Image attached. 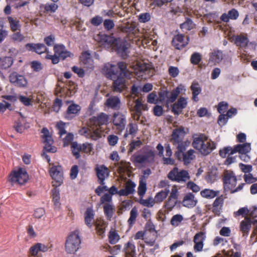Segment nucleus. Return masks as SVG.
Instances as JSON below:
<instances>
[{"mask_svg": "<svg viewBox=\"0 0 257 257\" xmlns=\"http://www.w3.org/2000/svg\"><path fill=\"white\" fill-rule=\"evenodd\" d=\"M108 120V115L101 113L97 116L90 118L87 126L80 129L79 133L87 139L97 140L101 137V126L106 124Z\"/></svg>", "mask_w": 257, "mask_h": 257, "instance_id": "obj_1", "label": "nucleus"}, {"mask_svg": "<svg viewBox=\"0 0 257 257\" xmlns=\"http://www.w3.org/2000/svg\"><path fill=\"white\" fill-rule=\"evenodd\" d=\"M96 40L107 48L115 50L123 57L127 56V50L128 45L126 42L120 39H115L112 36L105 34H98L95 38Z\"/></svg>", "mask_w": 257, "mask_h": 257, "instance_id": "obj_2", "label": "nucleus"}, {"mask_svg": "<svg viewBox=\"0 0 257 257\" xmlns=\"http://www.w3.org/2000/svg\"><path fill=\"white\" fill-rule=\"evenodd\" d=\"M193 138V147L202 155H207L215 148V143L204 134L195 135Z\"/></svg>", "mask_w": 257, "mask_h": 257, "instance_id": "obj_3", "label": "nucleus"}, {"mask_svg": "<svg viewBox=\"0 0 257 257\" xmlns=\"http://www.w3.org/2000/svg\"><path fill=\"white\" fill-rule=\"evenodd\" d=\"M81 239L79 232L76 230L71 232L68 235L65 242V250L68 253H74L79 248Z\"/></svg>", "mask_w": 257, "mask_h": 257, "instance_id": "obj_4", "label": "nucleus"}, {"mask_svg": "<svg viewBox=\"0 0 257 257\" xmlns=\"http://www.w3.org/2000/svg\"><path fill=\"white\" fill-rule=\"evenodd\" d=\"M29 179V177L26 169L19 168L14 170L11 173L8 180L12 184L17 183L23 185L27 182Z\"/></svg>", "mask_w": 257, "mask_h": 257, "instance_id": "obj_5", "label": "nucleus"}, {"mask_svg": "<svg viewBox=\"0 0 257 257\" xmlns=\"http://www.w3.org/2000/svg\"><path fill=\"white\" fill-rule=\"evenodd\" d=\"M168 178L173 181L181 183L189 180L190 176L186 170H179L177 167H175L168 173Z\"/></svg>", "mask_w": 257, "mask_h": 257, "instance_id": "obj_6", "label": "nucleus"}, {"mask_svg": "<svg viewBox=\"0 0 257 257\" xmlns=\"http://www.w3.org/2000/svg\"><path fill=\"white\" fill-rule=\"evenodd\" d=\"M128 105L130 110L133 112L132 116L134 119L139 120L142 115V110H147L148 108L147 104L143 103L140 99L135 100V105L132 108V104L131 102H128Z\"/></svg>", "mask_w": 257, "mask_h": 257, "instance_id": "obj_7", "label": "nucleus"}, {"mask_svg": "<svg viewBox=\"0 0 257 257\" xmlns=\"http://www.w3.org/2000/svg\"><path fill=\"white\" fill-rule=\"evenodd\" d=\"M252 224L254 227V229L252 232L253 236H256V239L257 240V220H254L252 221L250 219L247 217L240 222V230L243 233V236L247 235Z\"/></svg>", "mask_w": 257, "mask_h": 257, "instance_id": "obj_8", "label": "nucleus"}, {"mask_svg": "<svg viewBox=\"0 0 257 257\" xmlns=\"http://www.w3.org/2000/svg\"><path fill=\"white\" fill-rule=\"evenodd\" d=\"M157 149L159 152L158 155L162 157L163 163L165 165H172L175 164L174 159H172L171 157L172 155V151L171 149V147L169 145H167L165 147V151H166V156L164 157V147L161 144H159L157 146Z\"/></svg>", "mask_w": 257, "mask_h": 257, "instance_id": "obj_9", "label": "nucleus"}, {"mask_svg": "<svg viewBox=\"0 0 257 257\" xmlns=\"http://www.w3.org/2000/svg\"><path fill=\"white\" fill-rule=\"evenodd\" d=\"M50 174L53 180V185L60 186L63 182V173L60 166H54L50 170Z\"/></svg>", "mask_w": 257, "mask_h": 257, "instance_id": "obj_10", "label": "nucleus"}, {"mask_svg": "<svg viewBox=\"0 0 257 257\" xmlns=\"http://www.w3.org/2000/svg\"><path fill=\"white\" fill-rule=\"evenodd\" d=\"M132 68L136 75L141 79H146L147 77L145 75L149 74L151 70L149 64L142 62H136L132 66Z\"/></svg>", "mask_w": 257, "mask_h": 257, "instance_id": "obj_11", "label": "nucleus"}, {"mask_svg": "<svg viewBox=\"0 0 257 257\" xmlns=\"http://www.w3.org/2000/svg\"><path fill=\"white\" fill-rule=\"evenodd\" d=\"M236 178L233 172L225 171L224 173L223 182L226 190H232L236 184Z\"/></svg>", "mask_w": 257, "mask_h": 257, "instance_id": "obj_12", "label": "nucleus"}, {"mask_svg": "<svg viewBox=\"0 0 257 257\" xmlns=\"http://www.w3.org/2000/svg\"><path fill=\"white\" fill-rule=\"evenodd\" d=\"M113 124L116 129L121 132L124 130L126 125V116L125 114L117 112L115 113L113 116Z\"/></svg>", "mask_w": 257, "mask_h": 257, "instance_id": "obj_13", "label": "nucleus"}, {"mask_svg": "<svg viewBox=\"0 0 257 257\" xmlns=\"http://www.w3.org/2000/svg\"><path fill=\"white\" fill-rule=\"evenodd\" d=\"M9 80L11 83L20 87H26L28 84V81L25 77L15 72L10 74Z\"/></svg>", "mask_w": 257, "mask_h": 257, "instance_id": "obj_14", "label": "nucleus"}, {"mask_svg": "<svg viewBox=\"0 0 257 257\" xmlns=\"http://www.w3.org/2000/svg\"><path fill=\"white\" fill-rule=\"evenodd\" d=\"M188 98L180 97L178 100L172 106V111L174 114L178 115L182 112L183 109L186 107L188 103Z\"/></svg>", "mask_w": 257, "mask_h": 257, "instance_id": "obj_15", "label": "nucleus"}, {"mask_svg": "<svg viewBox=\"0 0 257 257\" xmlns=\"http://www.w3.org/2000/svg\"><path fill=\"white\" fill-rule=\"evenodd\" d=\"M95 171L99 183L101 185H104V180L108 177L109 175L108 168L104 165L97 166Z\"/></svg>", "mask_w": 257, "mask_h": 257, "instance_id": "obj_16", "label": "nucleus"}, {"mask_svg": "<svg viewBox=\"0 0 257 257\" xmlns=\"http://www.w3.org/2000/svg\"><path fill=\"white\" fill-rule=\"evenodd\" d=\"M187 132L183 126H180L174 129L172 134L171 141L173 144L179 143L182 141Z\"/></svg>", "mask_w": 257, "mask_h": 257, "instance_id": "obj_17", "label": "nucleus"}, {"mask_svg": "<svg viewBox=\"0 0 257 257\" xmlns=\"http://www.w3.org/2000/svg\"><path fill=\"white\" fill-rule=\"evenodd\" d=\"M186 89L185 87L182 85H180L171 92H168L166 104L168 105L169 103L174 102L180 93L183 91L184 93Z\"/></svg>", "mask_w": 257, "mask_h": 257, "instance_id": "obj_18", "label": "nucleus"}, {"mask_svg": "<svg viewBox=\"0 0 257 257\" xmlns=\"http://www.w3.org/2000/svg\"><path fill=\"white\" fill-rule=\"evenodd\" d=\"M122 250L125 257H136V246L132 239L124 244Z\"/></svg>", "mask_w": 257, "mask_h": 257, "instance_id": "obj_19", "label": "nucleus"}, {"mask_svg": "<svg viewBox=\"0 0 257 257\" xmlns=\"http://www.w3.org/2000/svg\"><path fill=\"white\" fill-rule=\"evenodd\" d=\"M197 203V200L195 197L194 195L191 193L186 194L182 200L183 206L188 208L195 207Z\"/></svg>", "mask_w": 257, "mask_h": 257, "instance_id": "obj_20", "label": "nucleus"}, {"mask_svg": "<svg viewBox=\"0 0 257 257\" xmlns=\"http://www.w3.org/2000/svg\"><path fill=\"white\" fill-rule=\"evenodd\" d=\"M188 38L185 40L183 35L178 34L173 38L172 44L176 49L180 50L185 47L188 44Z\"/></svg>", "mask_w": 257, "mask_h": 257, "instance_id": "obj_21", "label": "nucleus"}, {"mask_svg": "<svg viewBox=\"0 0 257 257\" xmlns=\"http://www.w3.org/2000/svg\"><path fill=\"white\" fill-rule=\"evenodd\" d=\"M190 143L189 141L185 140L184 141H181L178 143L173 144L176 146L177 149V151L175 152V155L179 160H181L182 159L181 154L184 153V151L190 146Z\"/></svg>", "mask_w": 257, "mask_h": 257, "instance_id": "obj_22", "label": "nucleus"}, {"mask_svg": "<svg viewBox=\"0 0 257 257\" xmlns=\"http://www.w3.org/2000/svg\"><path fill=\"white\" fill-rule=\"evenodd\" d=\"M105 104L108 108L117 110L120 107L121 101L118 96H111L107 99Z\"/></svg>", "mask_w": 257, "mask_h": 257, "instance_id": "obj_23", "label": "nucleus"}, {"mask_svg": "<svg viewBox=\"0 0 257 257\" xmlns=\"http://www.w3.org/2000/svg\"><path fill=\"white\" fill-rule=\"evenodd\" d=\"M136 186V184L132 181H127L125 184L124 188L119 190V195L127 196L133 194L135 191Z\"/></svg>", "mask_w": 257, "mask_h": 257, "instance_id": "obj_24", "label": "nucleus"}, {"mask_svg": "<svg viewBox=\"0 0 257 257\" xmlns=\"http://www.w3.org/2000/svg\"><path fill=\"white\" fill-rule=\"evenodd\" d=\"M251 150L250 144L245 143L235 146L231 151V154L238 152L240 154H247Z\"/></svg>", "mask_w": 257, "mask_h": 257, "instance_id": "obj_25", "label": "nucleus"}, {"mask_svg": "<svg viewBox=\"0 0 257 257\" xmlns=\"http://www.w3.org/2000/svg\"><path fill=\"white\" fill-rule=\"evenodd\" d=\"M126 88V83L123 77L119 76L113 82V89L116 92H121Z\"/></svg>", "mask_w": 257, "mask_h": 257, "instance_id": "obj_26", "label": "nucleus"}, {"mask_svg": "<svg viewBox=\"0 0 257 257\" xmlns=\"http://www.w3.org/2000/svg\"><path fill=\"white\" fill-rule=\"evenodd\" d=\"M26 47L27 49L34 50L38 54L47 52V49L43 44H28Z\"/></svg>", "mask_w": 257, "mask_h": 257, "instance_id": "obj_27", "label": "nucleus"}, {"mask_svg": "<svg viewBox=\"0 0 257 257\" xmlns=\"http://www.w3.org/2000/svg\"><path fill=\"white\" fill-rule=\"evenodd\" d=\"M8 21L12 31L16 32L17 31H20L21 25L19 20L12 17H8Z\"/></svg>", "mask_w": 257, "mask_h": 257, "instance_id": "obj_28", "label": "nucleus"}, {"mask_svg": "<svg viewBox=\"0 0 257 257\" xmlns=\"http://www.w3.org/2000/svg\"><path fill=\"white\" fill-rule=\"evenodd\" d=\"M95 225L97 234L103 237L104 236L105 228L107 226L106 222L103 220H97L96 221Z\"/></svg>", "mask_w": 257, "mask_h": 257, "instance_id": "obj_29", "label": "nucleus"}, {"mask_svg": "<svg viewBox=\"0 0 257 257\" xmlns=\"http://www.w3.org/2000/svg\"><path fill=\"white\" fill-rule=\"evenodd\" d=\"M182 161L184 164L188 165L195 158V151L192 149L184 152L182 154Z\"/></svg>", "mask_w": 257, "mask_h": 257, "instance_id": "obj_30", "label": "nucleus"}, {"mask_svg": "<svg viewBox=\"0 0 257 257\" xmlns=\"http://www.w3.org/2000/svg\"><path fill=\"white\" fill-rule=\"evenodd\" d=\"M191 89L193 94V99L197 101L198 100V95L201 93L202 89L198 83L194 81L191 86Z\"/></svg>", "mask_w": 257, "mask_h": 257, "instance_id": "obj_31", "label": "nucleus"}, {"mask_svg": "<svg viewBox=\"0 0 257 257\" xmlns=\"http://www.w3.org/2000/svg\"><path fill=\"white\" fill-rule=\"evenodd\" d=\"M223 59V54L220 51H214L210 55L209 61L214 64L220 63Z\"/></svg>", "mask_w": 257, "mask_h": 257, "instance_id": "obj_32", "label": "nucleus"}, {"mask_svg": "<svg viewBox=\"0 0 257 257\" xmlns=\"http://www.w3.org/2000/svg\"><path fill=\"white\" fill-rule=\"evenodd\" d=\"M138 131V125L136 123L130 122L126 128L125 133L124 135V138H127L128 135L135 136Z\"/></svg>", "mask_w": 257, "mask_h": 257, "instance_id": "obj_33", "label": "nucleus"}, {"mask_svg": "<svg viewBox=\"0 0 257 257\" xmlns=\"http://www.w3.org/2000/svg\"><path fill=\"white\" fill-rule=\"evenodd\" d=\"M109 242L111 244L116 243L120 239V236L117 231L114 229H111L108 232V235Z\"/></svg>", "mask_w": 257, "mask_h": 257, "instance_id": "obj_34", "label": "nucleus"}, {"mask_svg": "<svg viewBox=\"0 0 257 257\" xmlns=\"http://www.w3.org/2000/svg\"><path fill=\"white\" fill-rule=\"evenodd\" d=\"M248 39L246 36L243 35H240L237 36L235 39V44L240 47H246L248 43Z\"/></svg>", "mask_w": 257, "mask_h": 257, "instance_id": "obj_35", "label": "nucleus"}, {"mask_svg": "<svg viewBox=\"0 0 257 257\" xmlns=\"http://www.w3.org/2000/svg\"><path fill=\"white\" fill-rule=\"evenodd\" d=\"M169 192L170 189L166 188L165 190L157 193L154 197L156 203H160L162 202L167 197Z\"/></svg>", "mask_w": 257, "mask_h": 257, "instance_id": "obj_36", "label": "nucleus"}, {"mask_svg": "<svg viewBox=\"0 0 257 257\" xmlns=\"http://www.w3.org/2000/svg\"><path fill=\"white\" fill-rule=\"evenodd\" d=\"M120 70V75H123L127 79H131L132 73L127 69L126 64L123 62H120L117 64Z\"/></svg>", "mask_w": 257, "mask_h": 257, "instance_id": "obj_37", "label": "nucleus"}, {"mask_svg": "<svg viewBox=\"0 0 257 257\" xmlns=\"http://www.w3.org/2000/svg\"><path fill=\"white\" fill-rule=\"evenodd\" d=\"M144 40L146 41V43L149 44L151 42V45L156 46L157 41L156 40V35L153 33L146 32L143 35Z\"/></svg>", "mask_w": 257, "mask_h": 257, "instance_id": "obj_38", "label": "nucleus"}, {"mask_svg": "<svg viewBox=\"0 0 257 257\" xmlns=\"http://www.w3.org/2000/svg\"><path fill=\"white\" fill-rule=\"evenodd\" d=\"M94 214L92 209L88 208L85 213V222L86 224L91 227L93 223Z\"/></svg>", "mask_w": 257, "mask_h": 257, "instance_id": "obj_39", "label": "nucleus"}, {"mask_svg": "<svg viewBox=\"0 0 257 257\" xmlns=\"http://www.w3.org/2000/svg\"><path fill=\"white\" fill-rule=\"evenodd\" d=\"M81 61L87 67L90 68L93 65V61L90 57V55L87 52H83L80 57Z\"/></svg>", "mask_w": 257, "mask_h": 257, "instance_id": "obj_40", "label": "nucleus"}, {"mask_svg": "<svg viewBox=\"0 0 257 257\" xmlns=\"http://www.w3.org/2000/svg\"><path fill=\"white\" fill-rule=\"evenodd\" d=\"M223 203V200L222 197H218L216 198L213 204V212L216 214L220 213L222 205Z\"/></svg>", "mask_w": 257, "mask_h": 257, "instance_id": "obj_41", "label": "nucleus"}, {"mask_svg": "<svg viewBox=\"0 0 257 257\" xmlns=\"http://www.w3.org/2000/svg\"><path fill=\"white\" fill-rule=\"evenodd\" d=\"M219 193V192L218 191H214L209 189H205L202 190L200 192V194L201 196L204 198L211 199L217 196Z\"/></svg>", "mask_w": 257, "mask_h": 257, "instance_id": "obj_42", "label": "nucleus"}, {"mask_svg": "<svg viewBox=\"0 0 257 257\" xmlns=\"http://www.w3.org/2000/svg\"><path fill=\"white\" fill-rule=\"evenodd\" d=\"M104 212L108 219H110L113 214L114 205L113 203H105L103 205Z\"/></svg>", "mask_w": 257, "mask_h": 257, "instance_id": "obj_43", "label": "nucleus"}, {"mask_svg": "<svg viewBox=\"0 0 257 257\" xmlns=\"http://www.w3.org/2000/svg\"><path fill=\"white\" fill-rule=\"evenodd\" d=\"M81 110V107L80 105L72 103L70 104L67 109V117H69L68 115L70 114H73L76 115Z\"/></svg>", "mask_w": 257, "mask_h": 257, "instance_id": "obj_44", "label": "nucleus"}, {"mask_svg": "<svg viewBox=\"0 0 257 257\" xmlns=\"http://www.w3.org/2000/svg\"><path fill=\"white\" fill-rule=\"evenodd\" d=\"M71 150L73 155L78 159L80 157V152L82 151L81 145L76 142L71 143Z\"/></svg>", "mask_w": 257, "mask_h": 257, "instance_id": "obj_45", "label": "nucleus"}, {"mask_svg": "<svg viewBox=\"0 0 257 257\" xmlns=\"http://www.w3.org/2000/svg\"><path fill=\"white\" fill-rule=\"evenodd\" d=\"M52 196L53 197V200L54 203L55 205L59 207L60 203V192L58 189L57 188H54L52 190Z\"/></svg>", "mask_w": 257, "mask_h": 257, "instance_id": "obj_46", "label": "nucleus"}, {"mask_svg": "<svg viewBox=\"0 0 257 257\" xmlns=\"http://www.w3.org/2000/svg\"><path fill=\"white\" fill-rule=\"evenodd\" d=\"M139 202L140 204L143 206L148 207H153L156 203L155 199L152 197H149L146 199H144L143 198H141Z\"/></svg>", "mask_w": 257, "mask_h": 257, "instance_id": "obj_47", "label": "nucleus"}, {"mask_svg": "<svg viewBox=\"0 0 257 257\" xmlns=\"http://www.w3.org/2000/svg\"><path fill=\"white\" fill-rule=\"evenodd\" d=\"M184 219L183 216L181 214L174 215L171 220V224L173 226H178Z\"/></svg>", "mask_w": 257, "mask_h": 257, "instance_id": "obj_48", "label": "nucleus"}, {"mask_svg": "<svg viewBox=\"0 0 257 257\" xmlns=\"http://www.w3.org/2000/svg\"><path fill=\"white\" fill-rule=\"evenodd\" d=\"M43 134L42 138L44 140V142L53 143V140L48 130L45 127L43 128L42 130Z\"/></svg>", "mask_w": 257, "mask_h": 257, "instance_id": "obj_49", "label": "nucleus"}, {"mask_svg": "<svg viewBox=\"0 0 257 257\" xmlns=\"http://www.w3.org/2000/svg\"><path fill=\"white\" fill-rule=\"evenodd\" d=\"M194 27L195 24L191 20L189 19L180 25V28L183 30H190L193 29Z\"/></svg>", "mask_w": 257, "mask_h": 257, "instance_id": "obj_50", "label": "nucleus"}, {"mask_svg": "<svg viewBox=\"0 0 257 257\" xmlns=\"http://www.w3.org/2000/svg\"><path fill=\"white\" fill-rule=\"evenodd\" d=\"M1 63L2 68L7 69L12 65L13 61L12 57H6L1 60Z\"/></svg>", "mask_w": 257, "mask_h": 257, "instance_id": "obj_51", "label": "nucleus"}, {"mask_svg": "<svg viewBox=\"0 0 257 257\" xmlns=\"http://www.w3.org/2000/svg\"><path fill=\"white\" fill-rule=\"evenodd\" d=\"M136 29V26L134 24H130L127 23L125 26H122L121 31L126 33H134Z\"/></svg>", "mask_w": 257, "mask_h": 257, "instance_id": "obj_52", "label": "nucleus"}, {"mask_svg": "<svg viewBox=\"0 0 257 257\" xmlns=\"http://www.w3.org/2000/svg\"><path fill=\"white\" fill-rule=\"evenodd\" d=\"M138 216V210L136 208H133L130 212V217L128 220L130 224H133L136 221Z\"/></svg>", "mask_w": 257, "mask_h": 257, "instance_id": "obj_53", "label": "nucleus"}, {"mask_svg": "<svg viewBox=\"0 0 257 257\" xmlns=\"http://www.w3.org/2000/svg\"><path fill=\"white\" fill-rule=\"evenodd\" d=\"M147 190L146 183L141 181L138 187V194L141 198H143Z\"/></svg>", "mask_w": 257, "mask_h": 257, "instance_id": "obj_54", "label": "nucleus"}, {"mask_svg": "<svg viewBox=\"0 0 257 257\" xmlns=\"http://www.w3.org/2000/svg\"><path fill=\"white\" fill-rule=\"evenodd\" d=\"M205 237H206V236H205V232L200 231V232L197 233L195 235V236L194 237V239H193V241L203 243L205 239Z\"/></svg>", "mask_w": 257, "mask_h": 257, "instance_id": "obj_55", "label": "nucleus"}, {"mask_svg": "<svg viewBox=\"0 0 257 257\" xmlns=\"http://www.w3.org/2000/svg\"><path fill=\"white\" fill-rule=\"evenodd\" d=\"M178 196L179 191L178 186L177 185H173L172 187L170 195L169 198H170V199L177 200Z\"/></svg>", "mask_w": 257, "mask_h": 257, "instance_id": "obj_56", "label": "nucleus"}, {"mask_svg": "<svg viewBox=\"0 0 257 257\" xmlns=\"http://www.w3.org/2000/svg\"><path fill=\"white\" fill-rule=\"evenodd\" d=\"M20 114L22 116L21 119H19L16 123V124L15 125V128L18 133H22L25 130V127L22 124V121H24V118L22 115L21 113H20Z\"/></svg>", "mask_w": 257, "mask_h": 257, "instance_id": "obj_57", "label": "nucleus"}, {"mask_svg": "<svg viewBox=\"0 0 257 257\" xmlns=\"http://www.w3.org/2000/svg\"><path fill=\"white\" fill-rule=\"evenodd\" d=\"M239 167L242 172L246 174L250 173L252 170V167L250 165H245L242 163L239 164Z\"/></svg>", "mask_w": 257, "mask_h": 257, "instance_id": "obj_58", "label": "nucleus"}, {"mask_svg": "<svg viewBox=\"0 0 257 257\" xmlns=\"http://www.w3.org/2000/svg\"><path fill=\"white\" fill-rule=\"evenodd\" d=\"M44 143L45 144V145L44 147V151L50 153H55L57 151V148L52 146L53 143Z\"/></svg>", "mask_w": 257, "mask_h": 257, "instance_id": "obj_59", "label": "nucleus"}, {"mask_svg": "<svg viewBox=\"0 0 257 257\" xmlns=\"http://www.w3.org/2000/svg\"><path fill=\"white\" fill-rule=\"evenodd\" d=\"M147 101L150 103H156L157 102V95L156 92H152L147 97Z\"/></svg>", "mask_w": 257, "mask_h": 257, "instance_id": "obj_60", "label": "nucleus"}, {"mask_svg": "<svg viewBox=\"0 0 257 257\" xmlns=\"http://www.w3.org/2000/svg\"><path fill=\"white\" fill-rule=\"evenodd\" d=\"M227 242V240L220 236L216 237L213 240V245L215 246H223Z\"/></svg>", "mask_w": 257, "mask_h": 257, "instance_id": "obj_61", "label": "nucleus"}, {"mask_svg": "<svg viewBox=\"0 0 257 257\" xmlns=\"http://www.w3.org/2000/svg\"><path fill=\"white\" fill-rule=\"evenodd\" d=\"M146 162H152L154 160V152L153 151H149L144 155Z\"/></svg>", "mask_w": 257, "mask_h": 257, "instance_id": "obj_62", "label": "nucleus"}, {"mask_svg": "<svg viewBox=\"0 0 257 257\" xmlns=\"http://www.w3.org/2000/svg\"><path fill=\"white\" fill-rule=\"evenodd\" d=\"M100 202L101 204H104L105 203H112V196L106 193L101 197Z\"/></svg>", "mask_w": 257, "mask_h": 257, "instance_id": "obj_63", "label": "nucleus"}, {"mask_svg": "<svg viewBox=\"0 0 257 257\" xmlns=\"http://www.w3.org/2000/svg\"><path fill=\"white\" fill-rule=\"evenodd\" d=\"M65 49V46L62 45H56L54 46V48L55 54L58 55L59 57L62 55Z\"/></svg>", "mask_w": 257, "mask_h": 257, "instance_id": "obj_64", "label": "nucleus"}]
</instances>
